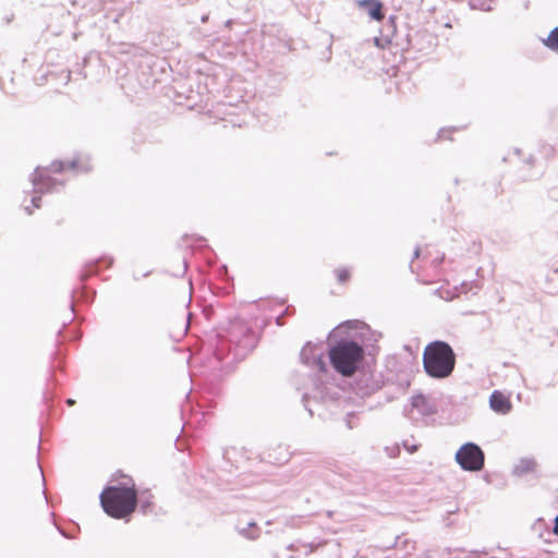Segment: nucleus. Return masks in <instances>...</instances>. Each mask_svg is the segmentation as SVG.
Listing matches in <instances>:
<instances>
[{
  "instance_id": "obj_1",
  "label": "nucleus",
  "mask_w": 558,
  "mask_h": 558,
  "mask_svg": "<svg viewBox=\"0 0 558 558\" xmlns=\"http://www.w3.org/2000/svg\"><path fill=\"white\" fill-rule=\"evenodd\" d=\"M124 480L119 485H110L104 488L99 498L104 511L113 519H128L137 506V489L134 481L117 472L114 480Z\"/></svg>"
},
{
  "instance_id": "obj_2",
  "label": "nucleus",
  "mask_w": 558,
  "mask_h": 558,
  "mask_svg": "<svg viewBox=\"0 0 558 558\" xmlns=\"http://www.w3.org/2000/svg\"><path fill=\"white\" fill-rule=\"evenodd\" d=\"M456 366V354L445 341L428 343L423 352V367L432 378L442 379L449 377Z\"/></svg>"
},
{
  "instance_id": "obj_3",
  "label": "nucleus",
  "mask_w": 558,
  "mask_h": 558,
  "mask_svg": "<svg viewBox=\"0 0 558 558\" xmlns=\"http://www.w3.org/2000/svg\"><path fill=\"white\" fill-rule=\"evenodd\" d=\"M364 357V350L353 341H342L329 351V360L333 368L343 376H352Z\"/></svg>"
},
{
  "instance_id": "obj_4",
  "label": "nucleus",
  "mask_w": 558,
  "mask_h": 558,
  "mask_svg": "<svg viewBox=\"0 0 558 558\" xmlns=\"http://www.w3.org/2000/svg\"><path fill=\"white\" fill-rule=\"evenodd\" d=\"M456 461L465 471H480L484 466V452L477 445L468 442L457 451Z\"/></svg>"
},
{
  "instance_id": "obj_5",
  "label": "nucleus",
  "mask_w": 558,
  "mask_h": 558,
  "mask_svg": "<svg viewBox=\"0 0 558 558\" xmlns=\"http://www.w3.org/2000/svg\"><path fill=\"white\" fill-rule=\"evenodd\" d=\"M356 4L360 9L365 10L372 20L381 22L385 19L384 5L380 1L359 0Z\"/></svg>"
},
{
  "instance_id": "obj_6",
  "label": "nucleus",
  "mask_w": 558,
  "mask_h": 558,
  "mask_svg": "<svg viewBox=\"0 0 558 558\" xmlns=\"http://www.w3.org/2000/svg\"><path fill=\"white\" fill-rule=\"evenodd\" d=\"M490 408L500 414H507L512 409L510 398L501 391H494L489 398Z\"/></svg>"
},
{
  "instance_id": "obj_7",
  "label": "nucleus",
  "mask_w": 558,
  "mask_h": 558,
  "mask_svg": "<svg viewBox=\"0 0 558 558\" xmlns=\"http://www.w3.org/2000/svg\"><path fill=\"white\" fill-rule=\"evenodd\" d=\"M325 543L313 544V543H296L288 547V550L292 554L289 558H304L313 554L318 547L324 546Z\"/></svg>"
},
{
  "instance_id": "obj_8",
  "label": "nucleus",
  "mask_w": 558,
  "mask_h": 558,
  "mask_svg": "<svg viewBox=\"0 0 558 558\" xmlns=\"http://www.w3.org/2000/svg\"><path fill=\"white\" fill-rule=\"evenodd\" d=\"M336 280L339 284H345L351 279V269L348 267L336 268L335 271Z\"/></svg>"
},
{
  "instance_id": "obj_9",
  "label": "nucleus",
  "mask_w": 558,
  "mask_h": 558,
  "mask_svg": "<svg viewBox=\"0 0 558 558\" xmlns=\"http://www.w3.org/2000/svg\"><path fill=\"white\" fill-rule=\"evenodd\" d=\"M543 43L550 50L558 52V26L549 33L548 37L544 39Z\"/></svg>"
},
{
  "instance_id": "obj_10",
  "label": "nucleus",
  "mask_w": 558,
  "mask_h": 558,
  "mask_svg": "<svg viewBox=\"0 0 558 558\" xmlns=\"http://www.w3.org/2000/svg\"><path fill=\"white\" fill-rule=\"evenodd\" d=\"M44 178H45V172H44V171H39V170H37V171L35 172L34 183H35V185L38 187V190H39L40 192H43V191H44V186H41V181L44 180Z\"/></svg>"
},
{
  "instance_id": "obj_11",
  "label": "nucleus",
  "mask_w": 558,
  "mask_h": 558,
  "mask_svg": "<svg viewBox=\"0 0 558 558\" xmlns=\"http://www.w3.org/2000/svg\"><path fill=\"white\" fill-rule=\"evenodd\" d=\"M553 533L555 535H558V515L555 519V524H554Z\"/></svg>"
},
{
  "instance_id": "obj_12",
  "label": "nucleus",
  "mask_w": 558,
  "mask_h": 558,
  "mask_svg": "<svg viewBox=\"0 0 558 558\" xmlns=\"http://www.w3.org/2000/svg\"><path fill=\"white\" fill-rule=\"evenodd\" d=\"M38 201H39V198H36V197L33 198V204H34L35 208H39V204L37 203Z\"/></svg>"
},
{
  "instance_id": "obj_13",
  "label": "nucleus",
  "mask_w": 558,
  "mask_h": 558,
  "mask_svg": "<svg viewBox=\"0 0 558 558\" xmlns=\"http://www.w3.org/2000/svg\"><path fill=\"white\" fill-rule=\"evenodd\" d=\"M66 402H68L69 405H73L74 404V400H72V399H69Z\"/></svg>"
}]
</instances>
